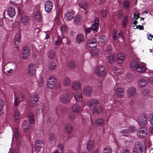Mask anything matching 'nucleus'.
Here are the masks:
<instances>
[{"label":"nucleus","instance_id":"a18cd8bd","mask_svg":"<svg viewBox=\"0 0 153 153\" xmlns=\"http://www.w3.org/2000/svg\"><path fill=\"white\" fill-rule=\"evenodd\" d=\"M66 130L68 133H70L73 130L72 126L70 124H67L65 128Z\"/></svg>","mask_w":153,"mask_h":153},{"label":"nucleus","instance_id":"4c0bfd02","mask_svg":"<svg viewBox=\"0 0 153 153\" xmlns=\"http://www.w3.org/2000/svg\"><path fill=\"white\" fill-rule=\"evenodd\" d=\"M79 7L81 8L86 10L88 7L87 3L85 1H82L79 4Z\"/></svg>","mask_w":153,"mask_h":153},{"label":"nucleus","instance_id":"6e6d98bb","mask_svg":"<svg viewBox=\"0 0 153 153\" xmlns=\"http://www.w3.org/2000/svg\"><path fill=\"white\" fill-rule=\"evenodd\" d=\"M43 80L42 77H40L37 80V84L38 86L41 87L43 85Z\"/></svg>","mask_w":153,"mask_h":153},{"label":"nucleus","instance_id":"aec40b11","mask_svg":"<svg viewBox=\"0 0 153 153\" xmlns=\"http://www.w3.org/2000/svg\"><path fill=\"white\" fill-rule=\"evenodd\" d=\"M28 71L29 74L30 75H33L36 71L35 65L33 64H30L28 67Z\"/></svg>","mask_w":153,"mask_h":153},{"label":"nucleus","instance_id":"f3484780","mask_svg":"<svg viewBox=\"0 0 153 153\" xmlns=\"http://www.w3.org/2000/svg\"><path fill=\"white\" fill-rule=\"evenodd\" d=\"M74 97L77 102H81L82 100V95L79 91H76L74 94Z\"/></svg>","mask_w":153,"mask_h":153},{"label":"nucleus","instance_id":"49530a36","mask_svg":"<svg viewBox=\"0 0 153 153\" xmlns=\"http://www.w3.org/2000/svg\"><path fill=\"white\" fill-rule=\"evenodd\" d=\"M68 68H74L75 67V62L72 61L68 62Z\"/></svg>","mask_w":153,"mask_h":153},{"label":"nucleus","instance_id":"c9c22d12","mask_svg":"<svg viewBox=\"0 0 153 153\" xmlns=\"http://www.w3.org/2000/svg\"><path fill=\"white\" fill-rule=\"evenodd\" d=\"M104 123V121L102 118H100L95 120L94 124L96 126H101Z\"/></svg>","mask_w":153,"mask_h":153},{"label":"nucleus","instance_id":"8fccbe9b","mask_svg":"<svg viewBox=\"0 0 153 153\" xmlns=\"http://www.w3.org/2000/svg\"><path fill=\"white\" fill-rule=\"evenodd\" d=\"M111 49L112 47L111 46L108 45L106 49L105 52V54L106 55V54L110 53L111 51Z\"/></svg>","mask_w":153,"mask_h":153},{"label":"nucleus","instance_id":"c756f323","mask_svg":"<svg viewBox=\"0 0 153 153\" xmlns=\"http://www.w3.org/2000/svg\"><path fill=\"white\" fill-rule=\"evenodd\" d=\"M138 65L139 64L137 62L133 61L130 63V66L131 69L133 70H137Z\"/></svg>","mask_w":153,"mask_h":153},{"label":"nucleus","instance_id":"cd10ccee","mask_svg":"<svg viewBox=\"0 0 153 153\" xmlns=\"http://www.w3.org/2000/svg\"><path fill=\"white\" fill-rule=\"evenodd\" d=\"M147 81L146 79L143 78L140 79L138 82V86L141 87L145 86L147 84Z\"/></svg>","mask_w":153,"mask_h":153},{"label":"nucleus","instance_id":"4be33fe9","mask_svg":"<svg viewBox=\"0 0 153 153\" xmlns=\"http://www.w3.org/2000/svg\"><path fill=\"white\" fill-rule=\"evenodd\" d=\"M147 131L146 128H142V129H140L137 133L138 136L140 138H142L144 137L147 134Z\"/></svg>","mask_w":153,"mask_h":153},{"label":"nucleus","instance_id":"58836bf2","mask_svg":"<svg viewBox=\"0 0 153 153\" xmlns=\"http://www.w3.org/2000/svg\"><path fill=\"white\" fill-rule=\"evenodd\" d=\"M48 67L50 70L53 71L56 68V64L54 62H50L48 64Z\"/></svg>","mask_w":153,"mask_h":153},{"label":"nucleus","instance_id":"ea45409f","mask_svg":"<svg viewBox=\"0 0 153 153\" xmlns=\"http://www.w3.org/2000/svg\"><path fill=\"white\" fill-rule=\"evenodd\" d=\"M76 41L78 43H80L84 40L83 36L81 34L78 35L76 39Z\"/></svg>","mask_w":153,"mask_h":153},{"label":"nucleus","instance_id":"f257e3e1","mask_svg":"<svg viewBox=\"0 0 153 153\" xmlns=\"http://www.w3.org/2000/svg\"><path fill=\"white\" fill-rule=\"evenodd\" d=\"M99 21L98 18H96L94 19V23L93 24L91 27H90L86 28L85 30L86 35L89 33L90 32L94 31L97 32L99 27Z\"/></svg>","mask_w":153,"mask_h":153},{"label":"nucleus","instance_id":"6e6552de","mask_svg":"<svg viewBox=\"0 0 153 153\" xmlns=\"http://www.w3.org/2000/svg\"><path fill=\"white\" fill-rule=\"evenodd\" d=\"M30 48L28 47H25L22 49V57L23 59H26L29 56L30 52Z\"/></svg>","mask_w":153,"mask_h":153},{"label":"nucleus","instance_id":"f8f14e48","mask_svg":"<svg viewBox=\"0 0 153 153\" xmlns=\"http://www.w3.org/2000/svg\"><path fill=\"white\" fill-rule=\"evenodd\" d=\"M31 122L28 120H26L24 121L22 123V128L25 132H26L30 128Z\"/></svg>","mask_w":153,"mask_h":153},{"label":"nucleus","instance_id":"e433bc0d","mask_svg":"<svg viewBox=\"0 0 153 153\" xmlns=\"http://www.w3.org/2000/svg\"><path fill=\"white\" fill-rule=\"evenodd\" d=\"M128 22V17L125 16L123 18L122 22V26L124 28L126 29V28Z\"/></svg>","mask_w":153,"mask_h":153},{"label":"nucleus","instance_id":"0eeeda50","mask_svg":"<svg viewBox=\"0 0 153 153\" xmlns=\"http://www.w3.org/2000/svg\"><path fill=\"white\" fill-rule=\"evenodd\" d=\"M53 4L52 1L48 0L45 3L44 7L45 11L48 13H51L52 9Z\"/></svg>","mask_w":153,"mask_h":153},{"label":"nucleus","instance_id":"603ef678","mask_svg":"<svg viewBox=\"0 0 153 153\" xmlns=\"http://www.w3.org/2000/svg\"><path fill=\"white\" fill-rule=\"evenodd\" d=\"M103 153H112L111 149L110 147L106 146L104 148Z\"/></svg>","mask_w":153,"mask_h":153},{"label":"nucleus","instance_id":"bf43d9fd","mask_svg":"<svg viewBox=\"0 0 153 153\" xmlns=\"http://www.w3.org/2000/svg\"><path fill=\"white\" fill-rule=\"evenodd\" d=\"M62 42V38L58 37L57 38V39L55 42V44L56 45L58 46Z\"/></svg>","mask_w":153,"mask_h":153},{"label":"nucleus","instance_id":"c03bdc74","mask_svg":"<svg viewBox=\"0 0 153 153\" xmlns=\"http://www.w3.org/2000/svg\"><path fill=\"white\" fill-rule=\"evenodd\" d=\"M28 118L31 123H33L34 122V115L33 113H30L28 114Z\"/></svg>","mask_w":153,"mask_h":153},{"label":"nucleus","instance_id":"338daca9","mask_svg":"<svg viewBox=\"0 0 153 153\" xmlns=\"http://www.w3.org/2000/svg\"><path fill=\"white\" fill-rule=\"evenodd\" d=\"M123 16V13L121 11H119L117 14V17L119 19H121Z\"/></svg>","mask_w":153,"mask_h":153},{"label":"nucleus","instance_id":"09e8293b","mask_svg":"<svg viewBox=\"0 0 153 153\" xmlns=\"http://www.w3.org/2000/svg\"><path fill=\"white\" fill-rule=\"evenodd\" d=\"M37 144L42 147L44 146V141L42 139L39 140L36 142L35 145H36Z\"/></svg>","mask_w":153,"mask_h":153},{"label":"nucleus","instance_id":"13d9d810","mask_svg":"<svg viewBox=\"0 0 153 153\" xmlns=\"http://www.w3.org/2000/svg\"><path fill=\"white\" fill-rule=\"evenodd\" d=\"M130 4V2L128 0H127L124 2V7L126 9L128 8Z\"/></svg>","mask_w":153,"mask_h":153},{"label":"nucleus","instance_id":"a878e982","mask_svg":"<svg viewBox=\"0 0 153 153\" xmlns=\"http://www.w3.org/2000/svg\"><path fill=\"white\" fill-rule=\"evenodd\" d=\"M7 13L10 17H13L15 15V12L14 8L12 7H10L8 9Z\"/></svg>","mask_w":153,"mask_h":153},{"label":"nucleus","instance_id":"9b49d317","mask_svg":"<svg viewBox=\"0 0 153 153\" xmlns=\"http://www.w3.org/2000/svg\"><path fill=\"white\" fill-rule=\"evenodd\" d=\"M75 16L74 12L71 10L68 11L65 16V19L66 20H72Z\"/></svg>","mask_w":153,"mask_h":153},{"label":"nucleus","instance_id":"de8ad7c7","mask_svg":"<svg viewBox=\"0 0 153 153\" xmlns=\"http://www.w3.org/2000/svg\"><path fill=\"white\" fill-rule=\"evenodd\" d=\"M108 59L109 62L112 64L115 61V57L114 55H111L108 57Z\"/></svg>","mask_w":153,"mask_h":153},{"label":"nucleus","instance_id":"4d7b16f0","mask_svg":"<svg viewBox=\"0 0 153 153\" xmlns=\"http://www.w3.org/2000/svg\"><path fill=\"white\" fill-rule=\"evenodd\" d=\"M61 30L62 33H66L67 32V28L65 25H63L61 27Z\"/></svg>","mask_w":153,"mask_h":153},{"label":"nucleus","instance_id":"6ab92c4d","mask_svg":"<svg viewBox=\"0 0 153 153\" xmlns=\"http://www.w3.org/2000/svg\"><path fill=\"white\" fill-rule=\"evenodd\" d=\"M102 111V108L99 105H97L94 107L92 112L93 114H99Z\"/></svg>","mask_w":153,"mask_h":153},{"label":"nucleus","instance_id":"9d476101","mask_svg":"<svg viewBox=\"0 0 153 153\" xmlns=\"http://www.w3.org/2000/svg\"><path fill=\"white\" fill-rule=\"evenodd\" d=\"M99 102L96 99H92L89 100L87 102V105L90 108H91L99 104Z\"/></svg>","mask_w":153,"mask_h":153},{"label":"nucleus","instance_id":"39448f33","mask_svg":"<svg viewBox=\"0 0 153 153\" xmlns=\"http://www.w3.org/2000/svg\"><path fill=\"white\" fill-rule=\"evenodd\" d=\"M39 97L37 94L33 95L31 96L29 101V104L30 107H33L36 106Z\"/></svg>","mask_w":153,"mask_h":153},{"label":"nucleus","instance_id":"7ed1b4c3","mask_svg":"<svg viewBox=\"0 0 153 153\" xmlns=\"http://www.w3.org/2000/svg\"><path fill=\"white\" fill-rule=\"evenodd\" d=\"M96 46V39L94 38H90L87 41V46L89 50H92Z\"/></svg>","mask_w":153,"mask_h":153},{"label":"nucleus","instance_id":"423d86ee","mask_svg":"<svg viewBox=\"0 0 153 153\" xmlns=\"http://www.w3.org/2000/svg\"><path fill=\"white\" fill-rule=\"evenodd\" d=\"M137 122L140 126H144L147 123V117L144 114H141L138 118Z\"/></svg>","mask_w":153,"mask_h":153},{"label":"nucleus","instance_id":"c85d7f7f","mask_svg":"<svg viewBox=\"0 0 153 153\" xmlns=\"http://www.w3.org/2000/svg\"><path fill=\"white\" fill-rule=\"evenodd\" d=\"M80 83L79 82L74 81L72 84V87L74 90H77L79 88Z\"/></svg>","mask_w":153,"mask_h":153},{"label":"nucleus","instance_id":"5fc2aeb1","mask_svg":"<svg viewBox=\"0 0 153 153\" xmlns=\"http://www.w3.org/2000/svg\"><path fill=\"white\" fill-rule=\"evenodd\" d=\"M82 20V18L81 16L78 15L76 16V18L74 19V22L78 24Z\"/></svg>","mask_w":153,"mask_h":153},{"label":"nucleus","instance_id":"2eb2a0df","mask_svg":"<svg viewBox=\"0 0 153 153\" xmlns=\"http://www.w3.org/2000/svg\"><path fill=\"white\" fill-rule=\"evenodd\" d=\"M60 100L62 102L65 104L69 102V98L67 94L63 93L60 96Z\"/></svg>","mask_w":153,"mask_h":153},{"label":"nucleus","instance_id":"a211bd4d","mask_svg":"<svg viewBox=\"0 0 153 153\" xmlns=\"http://www.w3.org/2000/svg\"><path fill=\"white\" fill-rule=\"evenodd\" d=\"M6 67H7L8 69L12 70H16L17 68V65L16 63L13 62H11L7 63L6 65Z\"/></svg>","mask_w":153,"mask_h":153},{"label":"nucleus","instance_id":"b1692460","mask_svg":"<svg viewBox=\"0 0 153 153\" xmlns=\"http://www.w3.org/2000/svg\"><path fill=\"white\" fill-rule=\"evenodd\" d=\"M62 83L64 86L66 87H69L71 85V81L69 78L67 77H65L62 79Z\"/></svg>","mask_w":153,"mask_h":153},{"label":"nucleus","instance_id":"e2e57ef3","mask_svg":"<svg viewBox=\"0 0 153 153\" xmlns=\"http://www.w3.org/2000/svg\"><path fill=\"white\" fill-rule=\"evenodd\" d=\"M75 117V115L74 114H70L69 115L68 119L72 121L74 120Z\"/></svg>","mask_w":153,"mask_h":153},{"label":"nucleus","instance_id":"dca6fc26","mask_svg":"<svg viewBox=\"0 0 153 153\" xmlns=\"http://www.w3.org/2000/svg\"><path fill=\"white\" fill-rule=\"evenodd\" d=\"M92 90V88L90 86H86L83 88V94L86 96H89Z\"/></svg>","mask_w":153,"mask_h":153},{"label":"nucleus","instance_id":"774afa93","mask_svg":"<svg viewBox=\"0 0 153 153\" xmlns=\"http://www.w3.org/2000/svg\"><path fill=\"white\" fill-rule=\"evenodd\" d=\"M54 139V136L53 134H50L49 135L48 139L49 140H53Z\"/></svg>","mask_w":153,"mask_h":153},{"label":"nucleus","instance_id":"72a5a7b5","mask_svg":"<svg viewBox=\"0 0 153 153\" xmlns=\"http://www.w3.org/2000/svg\"><path fill=\"white\" fill-rule=\"evenodd\" d=\"M94 145V142L92 140L88 141L87 144V149L88 152L91 151Z\"/></svg>","mask_w":153,"mask_h":153},{"label":"nucleus","instance_id":"79ce46f5","mask_svg":"<svg viewBox=\"0 0 153 153\" xmlns=\"http://www.w3.org/2000/svg\"><path fill=\"white\" fill-rule=\"evenodd\" d=\"M120 133L125 137H127L129 133L128 130L123 129L120 131Z\"/></svg>","mask_w":153,"mask_h":153},{"label":"nucleus","instance_id":"5701e85b","mask_svg":"<svg viewBox=\"0 0 153 153\" xmlns=\"http://www.w3.org/2000/svg\"><path fill=\"white\" fill-rule=\"evenodd\" d=\"M30 21L29 17L27 16H22L21 19V23L23 25H27Z\"/></svg>","mask_w":153,"mask_h":153},{"label":"nucleus","instance_id":"4468645a","mask_svg":"<svg viewBox=\"0 0 153 153\" xmlns=\"http://www.w3.org/2000/svg\"><path fill=\"white\" fill-rule=\"evenodd\" d=\"M127 93V96L128 97H133L135 95L136 93V90L134 88L131 87L129 88L128 89Z\"/></svg>","mask_w":153,"mask_h":153},{"label":"nucleus","instance_id":"f03ea898","mask_svg":"<svg viewBox=\"0 0 153 153\" xmlns=\"http://www.w3.org/2000/svg\"><path fill=\"white\" fill-rule=\"evenodd\" d=\"M144 148L143 143L140 141L136 142L135 143L133 152H135L137 153H142L144 151Z\"/></svg>","mask_w":153,"mask_h":153},{"label":"nucleus","instance_id":"864d4df0","mask_svg":"<svg viewBox=\"0 0 153 153\" xmlns=\"http://www.w3.org/2000/svg\"><path fill=\"white\" fill-rule=\"evenodd\" d=\"M128 130L129 133H133L134 132H136L137 131L136 128L134 126H129Z\"/></svg>","mask_w":153,"mask_h":153},{"label":"nucleus","instance_id":"7c9ffc66","mask_svg":"<svg viewBox=\"0 0 153 153\" xmlns=\"http://www.w3.org/2000/svg\"><path fill=\"white\" fill-rule=\"evenodd\" d=\"M147 70L146 68L144 66L139 64L137 70V71L141 73H144Z\"/></svg>","mask_w":153,"mask_h":153},{"label":"nucleus","instance_id":"052dcab7","mask_svg":"<svg viewBox=\"0 0 153 153\" xmlns=\"http://www.w3.org/2000/svg\"><path fill=\"white\" fill-rule=\"evenodd\" d=\"M13 135L16 139L18 137V129L15 128L13 131Z\"/></svg>","mask_w":153,"mask_h":153},{"label":"nucleus","instance_id":"f704fd0d","mask_svg":"<svg viewBox=\"0 0 153 153\" xmlns=\"http://www.w3.org/2000/svg\"><path fill=\"white\" fill-rule=\"evenodd\" d=\"M20 41V36L19 34H16L15 35L14 39V42L16 48L18 47V44Z\"/></svg>","mask_w":153,"mask_h":153},{"label":"nucleus","instance_id":"bb28decb","mask_svg":"<svg viewBox=\"0 0 153 153\" xmlns=\"http://www.w3.org/2000/svg\"><path fill=\"white\" fill-rule=\"evenodd\" d=\"M114 91H116V94L118 97L121 98L124 93L123 89L122 88H119L117 89L114 88Z\"/></svg>","mask_w":153,"mask_h":153},{"label":"nucleus","instance_id":"69168bd1","mask_svg":"<svg viewBox=\"0 0 153 153\" xmlns=\"http://www.w3.org/2000/svg\"><path fill=\"white\" fill-rule=\"evenodd\" d=\"M149 121L151 124H153V114L149 115Z\"/></svg>","mask_w":153,"mask_h":153},{"label":"nucleus","instance_id":"473e14b6","mask_svg":"<svg viewBox=\"0 0 153 153\" xmlns=\"http://www.w3.org/2000/svg\"><path fill=\"white\" fill-rule=\"evenodd\" d=\"M48 57L50 59H52L54 58L55 56V53L54 51L51 50L48 51L47 54Z\"/></svg>","mask_w":153,"mask_h":153},{"label":"nucleus","instance_id":"412c9836","mask_svg":"<svg viewBox=\"0 0 153 153\" xmlns=\"http://www.w3.org/2000/svg\"><path fill=\"white\" fill-rule=\"evenodd\" d=\"M106 40V38L105 35H100L98 39V44L101 45L105 44Z\"/></svg>","mask_w":153,"mask_h":153},{"label":"nucleus","instance_id":"393cba45","mask_svg":"<svg viewBox=\"0 0 153 153\" xmlns=\"http://www.w3.org/2000/svg\"><path fill=\"white\" fill-rule=\"evenodd\" d=\"M72 109L74 113H78L81 111V106L79 105L74 104L72 105Z\"/></svg>","mask_w":153,"mask_h":153},{"label":"nucleus","instance_id":"680f3d73","mask_svg":"<svg viewBox=\"0 0 153 153\" xmlns=\"http://www.w3.org/2000/svg\"><path fill=\"white\" fill-rule=\"evenodd\" d=\"M100 13L101 15L103 17H105L107 14V11L106 9L101 10Z\"/></svg>","mask_w":153,"mask_h":153},{"label":"nucleus","instance_id":"ddd939ff","mask_svg":"<svg viewBox=\"0 0 153 153\" xmlns=\"http://www.w3.org/2000/svg\"><path fill=\"white\" fill-rule=\"evenodd\" d=\"M105 68L102 65L97 67L95 71V73L98 75L102 76L105 74Z\"/></svg>","mask_w":153,"mask_h":153},{"label":"nucleus","instance_id":"1a4fd4ad","mask_svg":"<svg viewBox=\"0 0 153 153\" xmlns=\"http://www.w3.org/2000/svg\"><path fill=\"white\" fill-rule=\"evenodd\" d=\"M56 82V80L52 76H50L49 80L47 82L48 87L51 89L53 88L55 86Z\"/></svg>","mask_w":153,"mask_h":153},{"label":"nucleus","instance_id":"0e129e2a","mask_svg":"<svg viewBox=\"0 0 153 153\" xmlns=\"http://www.w3.org/2000/svg\"><path fill=\"white\" fill-rule=\"evenodd\" d=\"M4 104V101L1 100H0V112L2 111Z\"/></svg>","mask_w":153,"mask_h":153},{"label":"nucleus","instance_id":"3c124183","mask_svg":"<svg viewBox=\"0 0 153 153\" xmlns=\"http://www.w3.org/2000/svg\"><path fill=\"white\" fill-rule=\"evenodd\" d=\"M142 92L143 95L145 97H148L150 95V92L147 89H143Z\"/></svg>","mask_w":153,"mask_h":153},{"label":"nucleus","instance_id":"a19ab883","mask_svg":"<svg viewBox=\"0 0 153 153\" xmlns=\"http://www.w3.org/2000/svg\"><path fill=\"white\" fill-rule=\"evenodd\" d=\"M14 117L15 120L17 122L20 118L19 113L17 111H15L14 114Z\"/></svg>","mask_w":153,"mask_h":153},{"label":"nucleus","instance_id":"37998d69","mask_svg":"<svg viewBox=\"0 0 153 153\" xmlns=\"http://www.w3.org/2000/svg\"><path fill=\"white\" fill-rule=\"evenodd\" d=\"M34 17L38 21H40L41 20L42 16L39 12H37L35 13Z\"/></svg>","mask_w":153,"mask_h":153},{"label":"nucleus","instance_id":"2f4dec72","mask_svg":"<svg viewBox=\"0 0 153 153\" xmlns=\"http://www.w3.org/2000/svg\"><path fill=\"white\" fill-rule=\"evenodd\" d=\"M124 58L125 56L124 54L122 53H120L117 55V61L119 63H121Z\"/></svg>","mask_w":153,"mask_h":153},{"label":"nucleus","instance_id":"20e7f679","mask_svg":"<svg viewBox=\"0 0 153 153\" xmlns=\"http://www.w3.org/2000/svg\"><path fill=\"white\" fill-rule=\"evenodd\" d=\"M14 104L16 105H17L24 100V96L23 93H20L19 94L18 96H17L16 93L15 91H14Z\"/></svg>","mask_w":153,"mask_h":153}]
</instances>
